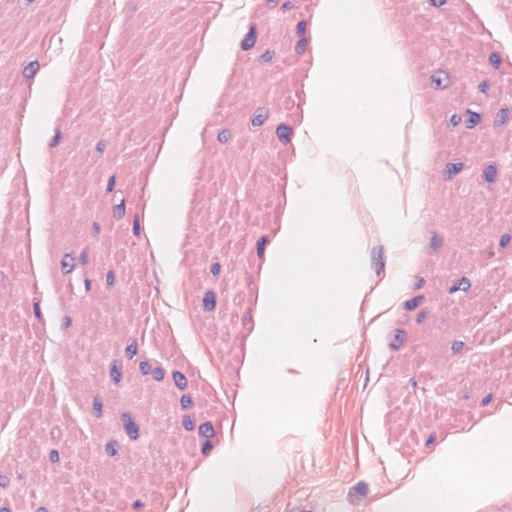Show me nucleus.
Returning a JSON list of instances; mask_svg holds the SVG:
<instances>
[{"label":"nucleus","mask_w":512,"mask_h":512,"mask_svg":"<svg viewBox=\"0 0 512 512\" xmlns=\"http://www.w3.org/2000/svg\"><path fill=\"white\" fill-rule=\"evenodd\" d=\"M428 317V312L425 310H422L418 313L416 317V322L418 324H421L426 318Z\"/></svg>","instance_id":"obj_44"},{"label":"nucleus","mask_w":512,"mask_h":512,"mask_svg":"<svg viewBox=\"0 0 512 512\" xmlns=\"http://www.w3.org/2000/svg\"><path fill=\"white\" fill-rule=\"evenodd\" d=\"M423 300H424V296H422V295L415 296V297L405 301L403 304V307L407 311H412V310L416 309Z\"/></svg>","instance_id":"obj_17"},{"label":"nucleus","mask_w":512,"mask_h":512,"mask_svg":"<svg viewBox=\"0 0 512 512\" xmlns=\"http://www.w3.org/2000/svg\"><path fill=\"white\" fill-rule=\"evenodd\" d=\"M268 117L269 114L264 108H258L251 119V124L255 127L262 126Z\"/></svg>","instance_id":"obj_6"},{"label":"nucleus","mask_w":512,"mask_h":512,"mask_svg":"<svg viewBox=\"0 0 512 512\" xmlns=\"http://www.w3.org/2000/svg\"><path fill=\"white\" fill-rule=\"evenodd\" d=\"M510 240H511V236L509 234H507V233L503 234L499 240V247L505 248L509 244Z\"/></svg>","instance_id":"obj_38"},{"label":"nucleus","mask_w":512,"mask_h":512,"mask_svg":"<svg viewBox=\"0 0 512 512\" xmlns=\"http://www.w3.org/2000/svg\"><path fill=\"white\" fill-rule=\"evenodd\" d=\"M443 238L435 232H432L429 247L433 252H437L443 245Z\"/></svg>","instance_id":"obj_19"},{"label":"nucleus","mask_w":512,"mask_h":512,"mask_svg":"<svg viewBox=\"0 0 512 512\" xmlns=\"http://www.w3.org/2000/svg\"><path fill=\"white\" fill-rule=\"evenodd\" d=\"M115 182H116V176L115 175L110 176L108 179L107 188H106L107 193H110L114 190Z\"/></svg>","instance_id":"obj_40"},{"label":"nucleus","mask_w":512,"mask_h":512,"mask_svg":"<svg viewBox=\"0 0 512 512\" xmlns=\"http://www.w3.org/2000/svg\"><path fill=\"white\" fill-rule=\"evenodd\" d=\"M125 215V200L122 199L119 204L113 208V216L116 219H122Z\"/></svg>","instance_id":"obj_24"},{"label":"nucleus","mask_w":512,"mask_h":512,"mask_svg":"<svg viewBox=\"0 0 512 512\" xmlns=\"http://www.w3.org/2000/svg\"><path fill=\"white\" fill-rule=\"evenodd\" d=\"M509 114H510V111L508 108H501L497 114H496V117L494 119V126H502L504 125L508 119H509Z\"/></svg>","instance_id":"obj_15"},{"label":"nucleus","mask_w":512,"mask_h":512,"mask_svg":"<svg viewBox=\"0 0 512 512\" xmlns=\"http://www.w3.org/2000/svg\"><path fill=\"white\" fill-rule=\"evenodd\" d=\"M71 323H72L71 318H70L69 316H65V317L63 318L62 327H63V328H68V327H70V326H71Z\"/></svg>","instance_id":"obj_52"},{"label":"nucleus","mask_w":512,"mask_h":512,"mask_svg":"<svg viewBox=\"0 0 512 512\" xmlns=\"http://www.w3.org/2000/svg\"><path fill=\"white\" fill-rule=\"evenodd\" d=\"M367 493L368 485L365 482L360 481L350 489L349 496H352L354 494L365 496Z\"/></svg>","instance_id":"obj_16"},{"label":"nucleus","mask_w":512,"mask_h":512,"mask_svg":"<svg viewBox=\"0 0 512 512\" xmlns=\"http://www.w3.org/2000/svg\"><path fill=\"white\" fill-rule=\"evenodd\" d=\"M221 265L218 262H214L210 267V272L213 276H217L220 273Z\"/></svg>","instance_id":"obj_43"},{"label":"nucleus","mask_w":512,"mask_h":512,"mask_svg":"<svg viewBox=\"0 0 512 512\" xmlns=\"http://www.w3.org/2000/svg\"><path fill=\"white\" fill-rule=\"evenodd\" d=\"M467 113H468V119L466 121V127L468 129H472L481 121V116L479 113L473 112L469 109L467 110Z\"/></svg>","instance_id":"obj_18"},{"label":"nucleus","mask_w":512,"mask_h":512,"mask_svg":"<svg viewBox=\"0 0 512 512\" xmlns=\"http://www.w3.org/2000/svg\"><path fill=\"white\" fill-rule=\"evenodd\" d=\"M461 116L458 115V114H453L450 118V123L453 125V126H457L460 124L461 122Z\"/></svg>","instance_id":"obj_47"},{"label":"nucleus","mask_w":512,"mask_h":512,"mask_svg":"<svg viewBox=\"0 0 512 512\" xmlns=\"http://www.w3.org/2000/svg\"><path fill=\"white\" fill-rule=\"evenodd\" d=\"M33 311H34V315H35L36 319L39 322H43V316H42V313H41L39 302H34L33 303Z\"/></svg>","instance_id":"obj_37"},{"label":"nucleus","mask_w":512,"mask_h":512,"mask_svg":"<svg viewBox=\"0 0 512 512\" xmlns=\"http://www.w3.org/2000/svg\"><path fill=\"white\" fill-rule=\"evenodd\" d=\"M39 68L40 65L37 60L29 62L23 69V77L26 79H32Z\"/></svg>","instance_id":"obj_13"},{"label":"nucleus","mask_w":512,"mask_h":512,"mask_svg":"<svg viewBox=\"0 0 512 512\" xmlns=\"http://www.w3.org/2000/svg\"><path fill=\"white\" fill-rule=\"evenodd\" d=\"M0 512H11L9 508L2 507L0 508Z\"/></svg>","instance_id":"obj_63"},{"label":"nucleus","mask_w":512,"mask_h":512,"mask_svg":"<svg viewBox=\"0 0 512 512\" xmlns=\"http://www.w3.org/2000/svg\"><path fill=\"white\" fill-rule=\"evenodd\" d=\"M471 287L470 280L467 277H462L457 283L453 284L449 289V294H454L459 290L467 291Z\"/></svg>","instance_id":"obj_11"},{"label":"nucleus","mask_w":512,"mask_h":512,"mask_svg":"<svg viewBox=\"0 0 512 512\" xmlns=\"http://www.w3.org/2000/svg\"><path fill=\"white\" fill-rule=\"evenodd\" d=\"M93 409H94L95 416L97 418H100L103 414V404H102V400L99 395H96L93 398Z\"/></svg>","instance_id":"obj_22"},{"label":"nucleus","mask_w":512,"mask_h":512,"mask_svg":"<svg viewBox=\"0 0 512 512\" xmlns=\"http://www.w3.org/2000/svg\"><path fill=\"white\" fill-rule=\"evenodd\" d=\"M292 135L293 130L290 126L283 123L277 126L276 136L282 143L287 144L290 142Z\"/></svg>","instance_id":"obj_4"},{"label":"nucleus","mask_w":512,"mask_h":512,"mask_svg":"<svg viewBox=\"0 0 512 512\" xmlns=\"http://www.w3.org/2000/svg\"><path fill=\"white\" fill-rule=\"evenodd\" d=\"M114 280H115L114 272L112 270L108 271V273L106 275L107 285L112 286L114 284Z\"/></svg>","instance_id":"obj_46"},{"label":"nucleus","mask_w":512,"mask_h":512,"mask_svg":"<svg viewBox=\"0 0 512 512\" xmlns=\"http://www.w3.org/2000/svg\"><path fill=\"white\" fill-rule=\"evenodd\" d=\"M269 243L267 236H261L257 241V256L262 259L264 257V251L266 245Z\"/></svg>","instance_id":"obj_20"},{"label":"nucleus","mask_w":512,"mask_h":512,"mask_svg":"<svg viewBox=\"0 0 512 512\" xmlns=\"http://www.w3.org/2000/svg\"><path fill=\"white\" fill-rule=\"evenodd\" d=\"M287 372L288 373H297V371H295L294 369H288Z\"/></svg>","instance_id":"obj_64"},{"label":"nucleus","mask_w":512,"mask_h":512,"mask_svg":"<svg viewBox=\"0 0 512 512\" xmlns=\"http://www.w3.org/2000/svg\"><path fill=\"white\" fill-rule=\"evenodd\" d=\"M182 425L185 430L192 431L195 428L194 422L189 415H184L182 419Z\"/></svg>","instance_id":"obj_28"},{"label":"nucleus","mask_w":512,"mask_h":512,"mask_svg":"<svg viewBox=\"0 0 512 512\" xmlns=\"http://www.w3.org/2000/svg\"><path fill=\"white\" fill-rule=\"evenodd\" d=\"M492 400V394H488L486 395L482 400H481V406H486L490 403V401Z\"/></svg>","instance_id":"obj_53"},{"label":"nucleus","mask_w":512,"mask_h":512,"mask_svg":"<svg viewBox=\"0 0 512 512\" xmlns=\"http://www.w3.org/2000/svg\"><path fill=\"white\" fill-rule=\"evenodd\" d=\"M447 0H428L429 4L433 7H441Z\"/></svg>","instance_id":"obj_49"},{"label":"nucleus","mask_w":512,"mask_h":512,"mask_svg":"<svg viewBox=\"0 0 512 512\" xmlns=\"http://www.w3.org/2000/svg\"><path fill=\"white\" fill-rule=\"evenodd\" d=\"M306 45H307V39L305 37H301V39L296 44L295 52L298 55H302L305 52Z\"/></svg>","instance_id":"obj_29"},{"label":"nucleus","mask_w":512,"mask_h":512,"mask_svg":"<svg viewBox=\"0 0 512 512\" xmlns=\"http://www.w3.org/2000/svg\"><path fill=\"white\" fill-rule=\"evenodd\" d=\"M489 89V83L488 81H483L479 84V90L482 92V93H486Z\"/></svg>","instance_id":"obj_51"},{"label":"nucleus","mask_w":512,"mask_h":512,"mask_svg":"<svg viewBox=\"0 0 512 512\" xmlns=\"http://www.w3.org/2000/svg\"><path fill=\"white\" fill-rule=\"evenodd\" d=\"M180 404L183 409H188L192 406L193 401L190 395L184 394L180 398Z\"/></svg>","instance_id":"obj_31"},{"label":"nucleus","mask_w":512,"mask_h":512,"mask_svg":"<svg viewBox=\"0 0 512 512\" xmlns=\"http://www.w3.org/2000/svg\"><path fill=\"white\" fill-rule=\"evenodd\" d=\"M274 56H275V52L273 50L268 49L260 55L259 61L260 62H269L273 59Z\"/></svg>","instance_id":"obj_34"},{"label":"nucleus","mask_w":512,"mask_h":512,"mask_svg":"<svg viewBox=\"0 0 512 512\" xmlns=\"http://www.w3.org/2000/svg\"><path fill=\"white\" fill-rule=\"evenodd\" d=\"M106 149V142L104 140H100L96 145V151L98 153H103Z\"/></svg>","instance_id":"obj_48"},{"label":"nucleus","mask_w":512,"mask_h":512,"mask_svg":"<svg viewBox=\"0 0 512 512\" xmlns=\"http://www.w3.org/2000/svg\"><path fill=\"white\" fill-rule=\"evenodd\" d=\"M279 0H267V4L270 5V4H278Z\"/></svg>","instance_id":"obj_61"},{"label":"nucleus","mask_w":512,"mask_h":512,"mask_svg":"<svg viewBox=\"0 0 512 512\" xmlns=\"http://www.w3.org/2000/svg\"><path fill=\"white\" fill-rule=\"evenodd\" d=\"M172 378H173L175 386L179 390H185L188 387V380L182 372L177 371V370L173 371Z\"/></svg>","instance_id":"obj_12"},{"label":"nucleus","mask_w":512,"mask_h":512,"mask_svg":"<svg viewBox=\"0 0 512 512\" xmlns=\"http://www.w3.org/2000/svg\"><path fill=\"white\" fill-rule=\"evenodd\" d=\"M133 233L135 236H139L140 234V222H139V218L138 216L136 215L134 220H133Z\"/></svg>","instance_id":"obj_41"},{"label":"nucleus","mask_w":512,"mask_h":512,"mask_svg":"<svg viewBox=\"0 0 512 512\" xmlns=\"http://www.w3.org/2000/svg\"><path fill=\"white\" fill-rule=\"evenodd\" d=\"M409 384L415 389L417 387V381L415 378L409 379Z\"/></svg>","instance_id":"obj_60"},{"label":"nucleus","mask_w":512,"mask_h":512,"mask_svg":"<svg viewBox=\"0 0 512 512\" xmlns=\"http://www.w3.org/2000/svg\"><path fill=\"white\" fill-rule=\"evenodd\" d=\"M231 131L229 129H222L217 136V139L220 143H226L231 138Z\"/></svg>","instance_id":"obj_26"},{"label":"nucleus","mask_w":512,"mask_h":512,"mask_svg":"<svg viewBox=\"0 0 512 512\" xmlns=\"http://www.w3.org/2000/svg\"><path fill=\"white\" fill-rule=\"evenodd\" d=\"M92 229H93L94 234H99V232H100V225H99V223L93 222Z\"/></svg>","instance_id":"obj_56"},{"label":"nucleus","mask_w":512,"mask_h":512,"mask_svg":"<svg viewBox=\"0 0 512 512\" xmlns=\"http://www.w3.org/2000/svg\"><path fill=\"white\" fill-rule=\"evenodd\" d=\"M463 163H447L444 171L445 179H451L454 175L458 174L463 169Z\"/></svg>","instance_id":"obj_9"},{"label":"nucleus","mask_w":512,"mask_h":512,"mask_svg":"<svg viewBox=\"0 0 512 512\" xmlns=\"http://www.w3.org/2000/svg\"><path fill=\"white\" fill-rule=\"evenodd\" d=\"M75 259L72 256V254H65L62 261H61V269L64 274L71 273L75 268Z\"/></svg>","instance_id":"obj_10"},{"label":"nucleus","mask_w":512,"mask_h":512,"mask_svg":"<svg viewBox=\"0 0 512 512\" xmlns=\"http://www.w3.org/2000/svg\"><path fill=\"white\" fill-rule=\"evenodd\" d=\"M497 166L494 163H491L486 166L483 171V178L487 183H495L497 180Z\"/></svg>","instance_id":"obj_7"},{"label":"nucleus","mask_w":512,"mask_h":512,"mask_svg":"<svg viewBox=\"0 0 512 512\" xmlns=\"http://www.w3.org/2000/svg\"><path fill=\"white\" fill-rule=\"evenodd\" d=\"M306 31V22L305 21H299L296 26V33L299 36H303Z\"/></svg>","instance_id":"obj_39"},{"label":"nucleus","mask_w":512,"mask_h":512,"mask_svg":"<svg viewBox=\"0 0 512 512\" xmlns=\"http://www.w3.org/2000/svg\"><path fill=\"white\" fill-rule=\"evenodd\" d=\"M424 283H425V280L423 278L418 279L417 283L415 284V289L422 288Z\"/></svg>","instance_id":"obj_57"},{"label":"nucleus","mask_w":512,"mask_h":512,"mask_svg":"<svg viewBox=\"0 0 512 512\" xmlns=\"http://www.w3.org/2000/svg\"><path fill=\"white\" fill-rule=\"evenodd\" d=\"M151 374L156 381H161L164 379L165 370L162 367H156L152 369Z\"/></svg>","instance_id":"obj_30"},{"label":"nucleus","mask_w":512,"mask_h":512,"mask_svg":"<svg viewBox=\"0 0 512 512\" xmlns=\"http://www.w3.org/2000/svg\"><path fill=\"white\" fill-rule=\"evenodd\" d=\"M198 433L200 436L205 437L206 439L214 437L215 431L213 424L210 421L204 422L199 426Z\"/></svg>","instance_id":"obj_14"},{"label":"nucleus","mask_w":512,"mask_h":512,"mask_svg":"<svg viewBox=\"0 0 512 512\" xmlns=\"http://www.w3.org/2000/svg\"><path fill=\"white\" fill-rule=\"evenodd\" d=\"M60 140H61V131H60V128L58 127L55 129V134L49 143V147L55 148L59 144Z\"/></svg>","instance_id":"obj_32"},{"label":"nucleus","mask_w":512,"mask_h":512,"mask_svg":"<svg viewBox=\"0 0 512 512\" xmlns=\"http://www.w3.org/2000/svg\"><path fill=\"white\" fill-rule=\"evenodd\" d=\"M37 512H48L47 509L45 507H39L37 509Z\"/></svg>","instance_id":"obj_62"},{"label":"nucleus","mask_w":512,"mask_h":512,"mask_svg":"<svg viewBox=\"0 0 512 512\" xmlns=\"http://www.w3.org/2000/svg\"><path fill=\"white\" fill-rule=\"evenodd\" d=\"M110 377L115 384H118L121 381L122 373L120 369L116 366V362H113L111 365Z\"/></svg>","instance_id":"obj_23"},{"label":"nucleus","mask_w":512,"mask_h":512,"mask_svg":"<svg viewBox=\"0 0 512 512\" xmlns=\"http://www.w3.org/2000/svg\"><path fill=\"white\" fill-rule=\"evenodd\" d=\"M435 441V435H430L426 440V446L432 444Z\"/></svg>","instance_id":"obj_59"},{"label":"nucleus","mask_w":512,"mask_h":512,"mask_svg":"<svg viewBox=\"0 0 512 512\" xmlns=\"http://www.w3.org/2000/svg\"><path fill=\"white\" fill-rule=\"evenodd\" d=\"M464 346H465V343L463 341H459V340L453 341L452 345H451L452 354L455 355V354L460 353L461 350L464 348Z\"/></svg>","instance_id":"obj_33"},{"label":"nucleus","mask_w":512,"mask_h":512,"mask_svg":"<svg viewBox=\"0 0 512 512\" xmlns=\"http://www.w3.org/2000/svg\"><path fill=\"white\" fill-rule=\"evenodd\" d=\"M138 352V344L136 339H133L129 345L125 348V356L128 359H132Z\"/></svg>","instance_id":"obj_21"},{"label":"nucleus","mask_w":512,"mask_h":512,"mask_svg":"<svg viewBox=\"0 0 512 512\" xmlns=\"http://www.w3.org/2000/svg\"><path fill=\"white\" fill-rule=\"evenodd\" d=\"M371 267L380 276L384 273L385 258H384V247L382 245L374 246L371 249Z\"/></svg>","instance_id":"obj_1"},{"label":"nucleus","mask_w":512,"mask_h":512,"mask_svg":"<svg viewBox=\"0 0 512 512\" xmlns=\"http://www.w3.org/2000/svg\"><path fill=\"white\" fill-rule=\"evenodd\" d=\"M216 307V294L210 290L203 297V308L205 311H212Z\"/></svg>","instance_id":"obj_8"},{"label":"nucleus","mask_w":512,"mask_h":512,"mask_svg":"<svg viewBox=\"0 0 512 512\" xmlns=\"http://www.w3.org/2000/svg\"><path fill=\"white\" fill-rule=\"evenodd\" d=\"M49 460L52 462V463H56L59 461V453L57 450H51L49 452Z\"/></svg>","instance_id":"obj_45"},{"label":"nucleus","mask_w":512,"mask_h":512,"mask_svg":"<svg viewBox=\"0 0 512 512\" xmlns=\"http://www.w3.org/2000/svg\"><path fill=\"white\" fill-rule=\"evenodd\" d=\"M89 251L85 248L80 255L79 262L82 265H86L88 263Z\"/></svg>","instance_id":"obj_42"},{"label":"nucleus","mask_w":512,"mask_h":512,"mask_svg":"<svg viewBox=\"0 0 512 512\" xmlns=\"http://www.w3.org/2000/svg\"><path fill=\"white\" fill-rule=\"evenodd\" d=\"M406 339V331L403 329H396L393 341L389 343L391 350L397 351Z\"/></svg>","instance_id":"obj_5"},{"label":"nucleus","mask_w":512,"mask_h":512,"mask_svg":"<svg viewBox=\"0 0 512 512\" xmlns=\"http://www.w3.org/2000/svg\"><path fill=\"white\" fill-rule=\"evenodd\" d=\"M121 420L124 424V429L126 434L129 436L131 440H136L139 438V427L132 418L131 414L125 412L121 415Z\"/></svg>","instance_id":"obj_2"},{"label":"nucleus","mask_w":512,"mask_h":512,"mask_svg":"<svg viewBox=\"0 0 512 512\" xmlns=\"http://www.w3.org/2000/svg\"><path fill=\"white\" fill-rule=\"evenodd\" d=\"M431 78H432V82L435 84V87H436V88H441V87H443V86H442L441 79H439V78H435L434 76H432Z\"/></svg>","instance_id":"obj_54"},{"label":"nucleus","mask_w":512,"mask_h":512,"mask_svg":"<svg viewBox=\"0 0 512 512\" xmlns=\"http://www.w3.org/2000/svg\"><path fill=\"white\" fill-rule=\"evenodd\" d=\"M85 290L88 292L91 289V280L89 278H86L84 280Z\"/></svg>","instance_id":"obj_58"},{"label":"nucleus","mask_w":512,"mask_h":512,"mask_svg":"<svg viewBox=\"0 0 512 512\" xmlns=\"http://www.w3.org/2000/svg\"><path fill=\"white\" fill-rule=\"evenodd\" d=\"M144 506L143 502L141 500H136L133 502L132 507L134 509H140Z\"/></svg>","instance_id":"obj_55"},{"label":"nucleus","mask_w":512,"mask_h":512,"mask_svg":"<svg viewBox=\"0 0 512 512\" xmlns=\"http://www.w3.org/2000/svg\"><path fill=\"white\" fill-rule=\"evenodd\" d=\"M294 7H295V5H294V3H293V2H291V1H286V2H284V3L282 4L281 9H282V11H287V10H290V9H292V8H294Z\"/></svg>","instance_id":"obj_50"},{"label":"nucleus","mask_w":512,"mask_h":512,"mask_svg":"<svg viewBox=\"0 0 512 512\" xmlns=\"http://www.w3.org/2000/svg\"><path fill=\"white\" fill-rule=\"evenodd\" d=\"M256 39H257V29H256V26L254 24H252L247 32V34L245 35L244 39L241 41V49L243 51H248L250 50L251 48L254 47L255 43H256Z\"/></svg>","instance_id":"obj_3"},{"label":"nucleus","mask_w":512,"mask_h":512,"mask_svg":"<svg viewBox=\"0 0 512 512\" xmlns=\"http://www.w3.org/2000/svg\"><path fill=\"white\" fill-rule=\"evenodd\" d=\"M489 63L495 68L498 69L501 64V57L497 52H492L489 55Z\"/></svg>","instance_id":"obj_27"},{"label":"nucleus","mask_w":512,"mask_h":512,"mask_svg":"<svg viewBox=\"0 0 512 512\" xmlns=\"http://www.w3.org/2000/svg\"><path fill=\"white\" fill-rule=\"evenodd\" d=\"M139 369L142 375H148L152 371L151 365L147 360L140 362Z\"/></svg>","instance_id":"obj_35"},{"label":"nucleus","mask_w":512,"mask_h":512,"mask_svg":"<svg viewBox=\"0 0 512 512\" xmlns=\"http://www.w3.org/2000/svg\"><path fill=\"white\" fill-rule=\"evenodd\" d=\"M117 447L118 442L116 440H110L105 445V451L109 456H115L118 453Z\"/></svg>","instance_id":"obj_25"},{"label":"nucleus","mask_w":512,"mask_h":512,"mask_svg":"<svg viewBox=\"0 0 512 512\" xmlns=\"http://www.w3.org/2000/svg\"><path fill=\"white\" fill-rule=\"evenodd\" d=\"M213 448L212 442L209 439H206L201 447V452L203 455H208Z\"/></svg>","instance_id":"obj_36"}]
</instances>
